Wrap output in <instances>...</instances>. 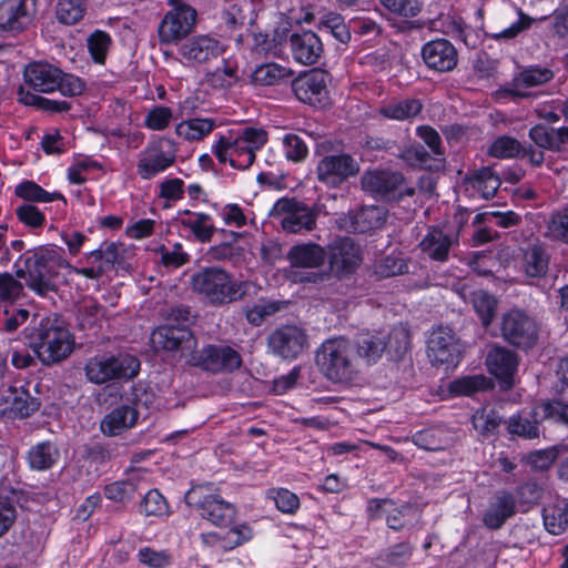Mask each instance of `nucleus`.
Returning <instances> with one entry per match:
<instances>
[{"instance_id": "nucleus-1", "label": "nucleus", "mask_w": 568, "mask_h": 568, "mask_svg": "<svg viewBox=\"0 0 568 568\" xmlns=\"http://www.w3.org/2000/svg\"><path fill=\"white\" fill-rule=\"evenodd\" d=\"M155 351L179 352L187 357V364L212 374L231 373L242 365V357L236 349L225 344H209L195 351L196 338L184 326H160L150 337Z\"/></svg>"}, {"instance_id": "nucleus-2", "label": "nucleus", "mask_w": 568, "mask_h": 568, "mask_svg": "<svg viewBox=\"0 0 568 568\" xmlns=\"http://www.w3.org/2000/svg\"><path fill=\"white\" fill-rule=\"evenodd\" d=\"M22 266L16 271L17 278H23L26 285L39 296L57 291L55 278L61 268L70 266L62 250L54 245H40L26 251L19 258Z\"/></svg>"}, {"instance_id": "nucleus-3", "label": "nucleus", "mask_w": 568, "mask_h": 568, "mask_svg": "<svg viewBox=\"0 0 568 568\" xmlns=\"http://www.w3.org/2000/svg\"><path fill=\"white\" fill-rule=\"evenodd\" d=\"M315 364L333 384H348L358 375L354 344L344 336L324 341L315 352Z\"/></svg>"}, {"instance_id": "nucleus-4", "label": "nucleus", "mask_w": 568, "mask_h": 568, "mask_svg": "<svg viewBox=\"0 0 568 568\" xmlns=\"http://www.w3.org/2000/svg\"><path fill=\"white\" fill-rule=\"evenodd\" d=\"M23 333L30 348L44 365L59 363L72 353L71 334L55 320H41L37 326L26 328Z\"/></svg>"}, {"instance_id": "nucleus-5", "label": "nucleus", "mask_w": 568, "mask_h": 568, "mask_svg": "<svg viewBox=\"0 0 568 568\" xmlns=\"http://www.w3.org/2000/svg\"><path fill=\"white\" fill-rule=\"evenodd\" d=\"M191 288L207 304L222 306L240 301L246 293V284L235 280L225 270L204 267L191 276Z\"/></svg>"}, {"instance_id": "nucleus-6", "label": "nucleus", "mask_w": 568, "mask_h": 568, "mask_svg": "<svg viewBox=\"0 0 568 568\" xmlns=\"http://www.w3.org/2000/svg\"><path fill=\"white\" fill-rule=\"evenodd\" d=\"M140 371L139 359L130 354L97 355L91 357L85 366L87 378L97 385L115 379H131Z\"/></svg>"}, {"instance_id": "nucleus-7", "label": "nucleus", "mask_w": 568, "mask_h": 568, "mask_svg": "<svg viewBox=\"0 0 568 568\" xmlns=\"http://www.w3.org/2000/svg\"><path fill=\"white\" fill-rule=\"evenodd\" d=\"M500 336L509 345L529 351L539 341L540 327L537 320L521 308L504 313L499 323Z\"/></svg>"}, {"instance_id": "nucleus-8", "label": "nucleus", "mask_w": 568, "mask_h": 568, "mask_svg": "<svg viewBox=\"0 0 568 568\" xmlns=\"http://www.w3.org/2000/svg\"><path fill=\"white\" fill-rule=\"evenodd\" d=\"M185 504L197 510L203 519L220 527L230 525L235 517L232 504L213 494L211 485H196L186 491Z\"/></svg>"}, {"instance_id": "nucleus-9", "label": "nucleus", "mask_w": 568, "mask_h": 568, "mask_svg": "<svg viewBox=\"0 0 568 568\" xmlns=\"http://www.w3.org/2000/svg\"><path fill=\"white\" fill-rule=\"evenodd\" d=\"M361 184L365 192L387 201H399L415 194V189L406 183L403 174L390 170L366 171Z\"/></svg>"}, {"instance_id": "nucleus-10", "label": "nucleus", "mask_w": 568, "mask_h": 568, "mask_svg": "<svg viewBox=\"0 0 568 568\" xmlns=\"http://www.w3.org/2000/svg\"><path fill=\"white\" fill-rule=\"evenodd\" d=\"M271 215L281 217V226L286 233H305L316 227V210L295 199L282 197L277 200Z\"/></svg>"}, {"instance_id": "nucleus-11", "label": "nucleus", "mask_w": 568, "mask_h": 568, "mask_svg": "<svg viewBox=\"0 0 568 568\" xmlns=\"http://www.w3.org/2000/svg\"><path fill=\"white\" fill-rule=\"evenodd\" d=\"M459 229L430 225L420 240L418 247L422 254L433 262L445 263L459 247Z\"/></svg>"}, {"instance_id": "nucleus-12", "label": "nucleus", "mask_w": 568, "mask_h": 568, "mask_svg": "<svg viewBox=\"0 0 568 568\" xmlns=\"http://www.w3.org/2000/svg\"><path fill=\"white\" fill-rule=\"evenodd\" d=\"M326 258L329 273L337 278L355 273L363 260L359 246L347 236L337 237L327 245Z\"/></svg>"}, {"instance_id": "nucleus-13", "label": "nucleus", "mask_w": 568, "mask_h": 568, "mask_svg": "<svg viewBox=\"0 0 568 568\" xmlns=\"http://www.w3.org/2000/svg\"><path fill=\"white\" fill-rule=\"evenodd\" d=\"M516 262L519 271L532 283L547 276L550 254L544 242L534 239L518 248Z\"/></svg>"}, {"instance_id": "nucleus-14", "label": "nucleus", "mask_w": 568, "mask_h": 568, "mask_svg": "<svg viewBox=\"0 0 568 568\" xmlns=\"http://www.w3.org/2000/svg\"><path fill=\"white\" fill-rule=\"evenodd\" d=\"M328 74L322 69L301 73L292 81L295 97L303 103L322 108L327 103Z\"/></svg>"}, {"instance_id": "nucleus-15", "label": "nucleus", "mask_w": 568, "mask_h": 568, "mask_svg": "<svg viewBox=\"0 0 568 568\" xmlns=\"http://www.w3.org/2000/svg\"><path fill=\"white\" fill-rule=\"evenodd\" d=\"M270 351L284 359H295L307 347V335L297 325H282L267 337Z\"/></svg>"}, {"instance_id": "nucleus-16", "label": "nucleus", "mask_w": 568, "mask_h": 568, "mask_svg": "<svg viewBox=\"0 0 568 568\" xmlns=\"http://www.w3.org/2000/svg\"><path fill=\"white\" fill-rule=\"evenodd\" d=\"M358 171L357 161L345 153L326 155L316 168L317 179L329 186L339 185Z\"/></svg>"}, {"instance_id": "nucleus-17", "label": "nucleus", "mask_w": 568, "mask_h": 568, "mask_svg": "<svg viewBox=\"0 0 568 568\" xmlns=\"http://www.w3.org/2000/svg\"><path fill=\"white\" fill-rule=\"evenodd\" d=\"M427 356L435 366L450 365L458 361L459 348L452 328L438 326L433 329L427 342Z\"/></svg>"}, {"instance_id": "nucleus-18", "label": "nucleus", "mask_w": 568, "mask_h": 568, "mask_svg": "<svg viewBox=\"0 0 568 568\" xmlns=\"http://www.w3.org/2000/svg\"><path fill=\"white\" fill-rule=\"evenodd\" d=\"M196 11L186 4L169 11L159 26L161 42L171 43L186 37L193 29Z\"/></svg>"}, {"instance_id": "nucleus-19", "label": "nucleus", "mask_w": 568, "mask_h": 568, "mask_svg": "<svg viewBox=\"0 0 568 568\" xmlns=\"http://www.w3.org/2000/svg\"><path fill=\"white\" fill-rule=\"evenodd\" d=\"M37 0H2L0 2V31L19 32L33 20Z\"/></svg>"}, {"instance_id": "nucleus-20", "label": "nucleus", "mask_w": 568, "mask_h": 568, "mask_svg": "<svg viewBox=\"0 0 568 568\" xmlns=\"http://www.w3.org/2000/svg\"><path fill=\"white\" fill-rule=\"evenodd\" d=\"M555 77L551 69L539 65L526 67L516 73L505 87L504 93L510 98L527 99L531 94L527 89L550 82Z\"/></svg>"}, {"instance_id": "nucleus-21", "label": "nucleus", "mask_w": 568, "mask_h": 568, "mask_svg": "<svg viewBox=\"0 0 568 568\" xmlns=\"http://www.w3.org/2000/svg\"><path fill=\"white\" fill-rule=\"evenodd\" d=\"M488 371L501 383L503 388L514 385V376L518 368V355L514 351L494 345L486 356Z\"/></svg>"}, {"instance_id": "nucleus-22", "label": "nucleus", "mask_w": 568, "mask_h": 568, "mask_svg": "<svg viewBox=\"0 0 568 568\" xmlns=\"http://www.w3.org/2000/svg\"><path fill=\"white\" fill-rule=\"evenodd\" d=\"M425 64L438 72H449L458 63V54L454 44L446 39L428 41L422 48Z\"/></svg>"}, {"instance_id": "nucleus-23", "label": "nucleus", "mask_w": 568, "mask_h": 568, "mask_svg": "<svg viewBox=\"0 0 568 568\" xmlns=\"http://www.w3.org/2000/svg\"><path fill=\"white\" fill-rule=\"evenodd\" d=\"M179 51L187 62L202 64L222 55L224 45L209 36H199L184 42Z\"/></svg>"}, {"instance_id": "nucleus-24", "label": "nucleus", "mask_w": 568, "mask_h": 568, "mask_svg": "<svg viewBox=\"0 0 568 568\" xmlns=\"http://www.w3.org/2000/svg\"><path fill=\"white\" fill-rule=\"evenodd\" d=\"M489 154L498 159H527L535 166H540L545 161L544 151L537 150L532 145H523L515 138L507 135L500 136L494 141L489 148Z\"/></svg>"}, {"instance_id": "nucleus-25", "label": "nucleus", "mask_w": 568, "mask_h": 568, "mask_svg": "<svg viewBox=\"0 0 568 568\" xmlns=\"http://www.w3.org/2000/svg\"><path fill=\"white\" fill-rule=\"evenodd\" d=\"M288 42L293 58L305 65L316 63L323 53L322 41L313 31L292 33Z\"/></svg>"}, {"instance_id": "nucleus-26", "label": "nucleus", "mask_w": 568, "mask_h": 568, "mask_svg": "<svg viewBox=\"0 0 568 568\" xmlns=\"http://www.w3.org/2000/svg\"><path fill=\"white\" fill-rule=\"evenodd\" d=\"M61 70L52 64L34 62L26 67L23 77L26 83L34 91L50 93L57 90Z\"/></svg>"}, {"instance_id": "nucleus-27", "label": "nucleus", "mask_w": 568, "mask_h": 568, "mask_svg": "<svg viewBox=\"0 0 568 568\" xmlns=\"http://www.w3.org/2000/svg\"><path fill=\"white\" fill-rule=\"evenodd\" d=\"M213 153L221 163L230 162L234 169L246 170L255 161V152L233 144L232 136L222 135L213 146Z\"/></svg>"}, {"instance_id": "nucleus-28", "label": "nucleus", "mask_w": 568, "mask_h": 568, "mask_svg": "<svg viewBox=\"0 0 568 568\" xmlns=\"http://www.w3.org/2000/svg\"><path fill=\"white\" fill-rule=\"evenodd\" d=\"M1 403L11 417L26 418L38 410L39 403L23 387L8 386L1 393Z\"/></svg>"}, {"instance_id": "nucleus-29", "label": "nucleus", "mask_w": 568, "mask_h": 568, "mask_svg": "<svg viewBox=\"0 0 568 568\" xmlns=\"http://www.w3.org/2000/svg\"><path fill=\"white\" fill-rule=\"evenodd\" d=\"M516 514V500L511 493L499 490L493 497L483 521L489 529H499Z\"/></svg>"}, {"instance_id": "nucleus-30", "label": "nucleus", "mask_w": 568, "mask_h": 568, "mask_svg": "<svg viewBox=\"0 0 568 568\" xmlns=\"http://www.w3.org/2000/svg\"><path fill=\"white\" fill-rule=\"evenodd\" d=\"M542 415L539 406H535L529 412H520L507 420V430L510 435L524 439H536L542 434L540 424Z\"/></svg>"}, {"instance_id": "nucleus-31", "label": "nucleus", "mask_w": 568, "mask_h": 568, "mask_svg": "<svg viewBox=\"0 0 568 568\" xmlns=\"http://www.w3.org/2000/svg\"><path fill=\"white\" fill-rule=\"evenodd\" d=\"M286 257L292 267L317 268L325 263L326 250L317 243H301L293 245Z\"/></svg>"}, {"instance_id": "nucleus-32", "label": "nucleus", "mask_w": 568, "mask_h": 568, "mask_svg": "<svg viewBox=\"0 0 568 568\" xmlns=\"http://www.w3.org/2000/svg\"><path fill=\"white\" fill-rule=\"evenodd\" d=\"M175 161V150L164 151L161 145L148 149L138 163V173L142 179H151L171 166Z\"/></svg>"}, {"instance_id": "nucleus-33", "label": "nucleus", "mask_w": 568, "mask_h": 568, "mask_svg": "<svg viewBox=\"0 0 568 568\" xmlns=\"http://www.w3.org/2000/svg\"><path fill=\"white\" fill-rule=\"evenodd\" d=\"M139 418V413L131 405H121L112 409L101 422V430L104 435L116 436L132 428Z\"/></svg>"}, {"instance_id": "nucleus-34", "label": "nucleus", "mask_w": 568, "mask_h": 568, "mask_svg": "<svg viewBox=\"0 0 568 568\" xmlns=\"http://www.w3.org/2000/svg\"><path fill=\"white\" fill-rule=\"evenodd\" d=\"M353 344L354 351L356 349L358 356L368 365L377 363L387 348L385 344V334L376 331L358 334Z\"/></svg>"}, {"instance_id": "nucleus-35", "label": "nucleus", "mask_w": 568, "mask_h": 568, "mask_svg": "<svg viewBox=\"0 0 568 568\" xmlns=\"http://www.w3.org/2000/svg\"><path fill=\"white\" fill-rule=\"evenodd\" d=\"M126 248L122 243L104 242L87 255L88 264L99 263L105 273L121 265L125 260Z\"/></svg>"}, {"instance_id": "nucleus-36", "label": "nucleus", "mask_w": 568, "mask_h": 568, "mask_svg": "<svg viewBox=\"0 0 568 568\" xmlns=\"http://www.w3.org/2000/svg\"><path fill=\"white\" fill-rule=\"evenodd\" d=\"M423 110V103L418 99H393L378 109V113L388 120L406 121L417 116Z\"/></svg>"}, {"instance_id": "nucleus-37", "label": "nucleus", "mask_w": 568, "mask_h": 568, "mask_svg": "<svg viewBox=\"0 0 568 568\" xmlns=\"http://www.w3.org/2000/svg\"><path fill=\"white\" fill-rule=\"evenodd\" d=\"M387 217V211L383 206L369 205L358 210L352 217V229L356 233H366L382 227Z\"/></svg>"}, {"instance_id": "nucleus-38", "label": "nucleus", "mask_w": 568, "mask_h": 568, "mask_svg": "<svg viewBox=\"0 0 568 568\" xmlns=\"http://www.w3.org/2000/svg\"><path fill=\"white\" fill-rule=\"evenodd\" d=\"M514 16L517 17L516 21L499 31L493 32L490 37L495 40H511L521 32L528 30L534 23L535 19L526 14L520 8H508L501 12V19L510 20Z\"/></svg>"}, {"instance_id": "nucleus-39", "label": "nucleus", "mask_w": 568, "mask_h": 568, "mask_svg": "<svg viewBox=\"0 0 568 568\" xmlns=\"http://www.w3.org/2000/svg\"><path fill=\"white\" fill-rule=\"evenodd\" d=\"M59 456V449L54 444L42 442L32 446L29 450V466L34 470H47L58 462Z\"/></svg>"}, {"instance_id": "nucleus-40", "label": "nucleus", "mask_w": 568, "mask_h": 568, "mask_svg": "<svg viewBox=\"0 0 568 568\" xmlns=\"http://www.w3.org/2000/svg\"><path fill=\"white\" fill-rule=\"evenodd\" d=\"M385 353L389 359L399 361L408 352L410 335L408 328L403 325L394 326L388 334H385Z\"/></svg>"}, {"instance_id": "nucleus-41", "label": "nucleus", "mask_w": 568, "mask_h": 568, "mask_svg": "<svg viewBox=\"0 0 568 568\" xmlns=\"http://www.w3.org/2000/svg\"><path fill=\"white\" fill-rule=\"evenodd\" d=\"M467 181L474 189L480 192L481 196L486 200L494 197L500 186V178L491 168L483 166L474 171Z\"/></svg>"}, {"instance_id": "nucleus-42", "label": "nucleus", "mask_w": 568, "mask_h": 568, "mask_svg": "<svg viewBox=\"0 0 568 568\" xmlns=\"http://www.w3.org/2000/svg\"><path fill=\"white\" fill-rule=\"evenodd\" d=\"M292 74L291 69L281 64L274 62L264 63L255 68L252 73V81L260 85H276L288 79Z\"/></svg>"}, {"instance_id": "nucleus-43", "label": "nucleus", "mask_w": 568, "mask_h": 568, "mask_svg": "<svg viewBox=\"0 0 568 568\" xmlns=\"http://www.w3.org/2000/svg\"><path fill=\"white\" fill-rule=\"evenodd\" d=\"M544 525L552 535H560L568 527V501L544 507Z\"/></svg>"}, {"instance_id": "nucleus-44", "label": "nucleus", "mask_w": 568, "mask_h": 568, "mask_svg": "<svg viewBox=\"0 0 568 568\" xmlns=\"http://www.w3.org/2000/svg\"><path fill=\"white\" fill-rule=\"evenodd\" d=\"M18 197L29 202L49 203L57 200L65 202V197L59 192H48L33 181H23L16 186Z\"/></svg>"}, {"instance_id": "nucleus-45", "label": "nucleus", "mask_w": 568, "mask_h": 568, "mask_svg": "<svg viewBox=\"0 0 568 568\" xmlns=\"http://www.w3.org/2000/svg\"><path fill=\"white\" fill-rule=\"evenodd\" d=\"M18 101L24 105L37 106L40 110L52 113L68 112L71 109V104L67 101L43 98L26 91L22 87L18 90Z\"/></svg>"}, {"instance_id": "nucleus-46", "label": "nucleus", "mask_w": 568, "mask_h": 568, "mask_svg": "<svg viewBox=\"0 0 568 568\" xmlns=\"http://www.w3.org/2000/svg\"><path fill=\"white\" fill-rule=\"evenodd\" d=\"M545 237L568 245V204L549 215Z\"/></svg>"}, {"instance_id": "nucleus-47", "label": "nucleus", "mask_w": 568, "mask_h": 568, "mask_svg": "<svg viewBox=\"0 0 568 568\" xmlns=\"http://www.w3.org/2000/svg\"><path fill=\"white\" fill-rule=\"evenodd\" d=\"M206 82L215 89H225L232 87L239 81L237 64L231 60H223L222 65L207 72Z\"/></svg>"}, {"instance_id": "nucleus-48", "label": "nucleus", "mask_w": 568, "mask_h": 568, "mask_svg": "<svg viewBox=\"0 0 568 568\" xmlns=\"http://www.w3.org/2000/svg\"><path fill=\"white\" fill-rule=\"evenodd\" d=\"M214 126L215 122L212 119L195 118L179 123L175 128V132L179 136L184 138L185 140L195 141L210 134Z\"/></svg>"}, {"instance_id": "nucleus-49", "label": "nucleus", "mask_w": 568, "mask_h": 568, "mask_svg": "<svg viewBox=\"0 0 568 568\" xmlns=\"http://www.w3.org/2000/svg\"><path fill=\"white\" fill-rule=\"evenodd\" d=\"M252 10L248 1L243 0L231 4L222 12V21L229 30L234 31L252 22Z\"/></svg>"}, {"instance_id": "nucleus-50", "label": "nucleus", "mask_w": 568, "mask_h": 568, "mask_svg": "<svg viewBox=\"0 0 568 568\" xmlns=\"http://www.w3.org/2000/svg\"><path fill=\"white\" fill-rule=\"evenodd\" d=\"M414 551V547L409 542H399L390 546L376 557L377 566H405Z\"/></svg>"}, {"instance_id": "nucleus-51", "label": "nucleus", "mask_w": 568, "mask_h": 568, "mask_svg": "<svg viewBox=\"0 0 568 568\" xmlns=\"http://www.w3.org/2000/svg\"><path fill=\"white\" fill-rule=\"evenodd\" d=\"M469 298L483 325L487 327L495 316L497 301L493 295L483 290L471 292Z\"/></svg>"}, {"instance_id": "nucleus-52", "label": "nucleus", "mask_w": 568, "mask_h": 568, "mask_svg": "<svg viewBox=\"0 0 568 568\" xmlns=\"http://www.w3.org/2000/svg\"><path fill=\"white\" fill-rule=\"evenodd\" d=\"M193 219L181 220V224L189 229L201 243L211 242L216 229L211 223V216L205 213H193Z\"/></svg>"}, {"instance_id": "nucleus-53", "label": "nucleus", "mask_w": 568, "mask_h": 568, "mask_svg": "<svg viewBox=\"0 0 568 568\" xmlns=\"http://www.w3.org/2000/svg\"><path fill=\"white\" fill-rule=\"evenodd\" d=\"M85 10L84 0H58L55 17L59 22L72 26L83 18Z\"/></svg>"}, {"instance_id": "nucleus-54", "label": "nucleus", "mask_w": 568, "mask_h": 568, "mask_svg": "<svg viewBox=\"0 0 568 568\" xmlns=\"http://www.w3.org/2000/svg\"><path fill=\"white\" fill-rule=\"evenodd\" d=\"M104 315V307L94 300H89L79 307L77 318L82 329H92L100 324Z\"/></svg>"}, {"instance_id": "nucleus-55", "label": "nucleus", "mask_w": 568, "mask_h": 568, "mask_svg": "<svg viewBox=\"0 0 568 568\" xmlns=\"http://www.w3.org/2000/svg\"><path fill=\"white\" fill-rule=\"evenodd\" d=\"M374 272L379 277H392L408 272V265L400 254H389L376 261Z\"/></svg>"}, {"instance_id": "nucleus-56", "label": "nucleus", "mask_w": 568, "mask_h": 568, "mask_svg": "<svg viewBox=\"0 0 568 568\" xmlns=\"http://www.w3.org/2000/svg\"><path fill=\"white\" fill-rule=\"evenodd\" d=\"M529 139L544 150L559 151V139L557 129L545 124H536L529 130Z\"/></svg>"}, {"instance_id": "nucleus-57", "label": "nucleus", "mask_w": 568, "mask_h": 568, "mask_svg": "<svg viewBox=\"0 0 568 568\" xmlns=\"http://www.w3.org/2000/svg\"><path fill=\"white\" fill-rule=\"evenodd\" d=\"M501 424V417L494 409H479L473 416L475 429L483 436L494 434Z\"/></svg>"}, {"instance_id": "nucleus-58", "label": "nucleus", "mask_w": 568, "mask_h": 568, "mask_svg": "<svg viewBox=\"0 0 568 568\" xmlns=\"http://www.w3.org/2000/svg\"><path fill=\"white\" fill-rule=\"evenodd\" d=\"M139 510L144 516H163L168 514L169 506L159 490L151 489L140 503Z\"/></svg>"}, {"instance_id": "nucleus-59", "label": "nucleus", "mask_w": 568, "mask_h": 568, "mask_svg": "<svg viewBox=\"0 0 568 568\" xmlns=\"http://www.w3.org/2000/svg\"><path fill=\"white\" fill-rule=\"evenodd\" d=\"M491 386L488 378L483 375L466 376L455 381L452 384V392L457 395H471L479 390H485Z\"/></svg>"}, {"instance_id": "nucleus-60", "label": "nucleus", "mask_w": 568, "mask_h": 568, "mask_svg": "<svg viewBox=\"0 0 568 568\" xmlns=\"http://www.w3.org/2000/svg\"><path fill=\"white\" fill-rule=\"evenodd\" d=\"M443 435L440 429H423L413 435V443L425 450H439L447 444Z\"/></svg>"}, {"instance_id": "nucleus-61", "label": "nucleus", "mask_w": 568, "mask_h": 568, "mask_svg": "<svg viewBox=\"0 0 568 568\" xmlns=\"http://www.w3.org/2000/svg\"><path fill=\"white\" fill-rule=\"evenodd\" d=\"M232 141L233 144H239V146L256 152L266 143L267 134L262 129L245 128L236 138H232Z\"/></svg>"}, {"instance_id": "nucleus-62", "label": "nucleus", "mask_w": 568, "mask_h": 568, "mask_svg": "<svg viewBox=\"0 0 568 568\" xmlns=\"http://www.w3.org/2000/svg\"><path fill=\"white\" fill-rule=\"evenodd\" d=\"M267 496L275 501L276 508L284 514H294L300 508V498L285 488H272Z\"/></svg>"}, {"instance_id": "nucleus-63", "label": "nucleus", "mask_w": 568, "mask_h": 568, "mask_svg": "<svg viewBox=\"0 0 568 568\" xmlns=\"http://www.w3.org/2000/svg\"><path fill=\"white\" fill-rule=\"evenodd\" d=\"M136 493V484L131 480H118L105 486L104 494L106 498L118 501L125 503L131 500Z\"/></svg>"}, {"instance_id": "nucleus-64", "label": "nucleus", "mask_w": 568, "mask_h": 568, "mask_svg": "<svg viewBox=\"0 0 568 568\" xmlns=\"http://www.w3.org/2000/svg\"><path fill=\"white\" fill-rule=\"evenodd\" d=\"M110 44L111 38L104 31L97 30L88 38L89 51L97 63L104 62Z\"/></svg>"}]
</instances>
